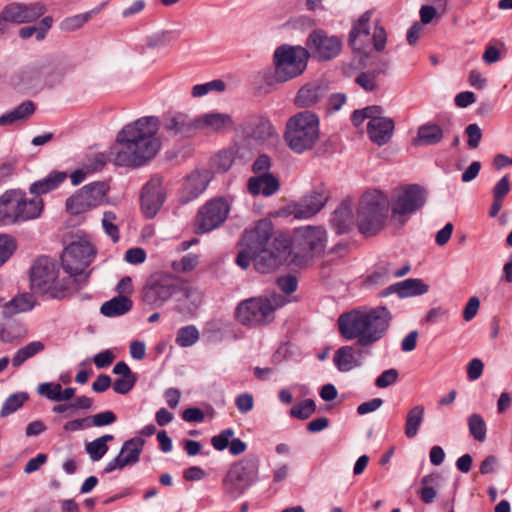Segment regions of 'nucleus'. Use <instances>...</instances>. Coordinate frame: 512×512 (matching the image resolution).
Instances as JSON below:
<instances>
[{"mask_svg": "<svg viewBox=\"0 0 512 512\" xmlns=\"http://www.w3.org/2000/svg\"><path fill=\"white\" fill-rule=\"evenodd\" d=\"M389 212V200L379 191L363 195L358 209L357 225L361 233L374 235L384 227Z\"/></svg>", "mask_w": 512, "mask_h": 512, "instance_id": "nucleus-9", "label": "nucleus"}, {"mask_svg": "<svg viewBox=\"0 0 512 512\" xmlns=\"http://www.w3.org/2000/svg\"><path fill=\"white\" fill-rule=\"evenodd\" d=\"M328 194L321 188L314 190L290 206V214L297 219H307L317 214L326 204Z\"/></svg>", "mask_w": 512, "mask_h": 512, "instance_id": "nucleus-23", "label": "nucleus"}, {"mask_svg": "<svg viewBox=\"0 0 512 512\" xmlns=\"http://www.w3.org/2000/svg\"><path fill=\"white\" fill-rule=\"evenodd\" d=\"M199 339V331L193 325L182 327L178 330L175 342L180 347H190Z\"/></svg>", "mask_w": 512, "mask_h": 512, "instance_id": "nucleus-48", "label": "nucleus"}, {"mask_svg": "<svg viewBox=\"0 0 512 512\" xmlns=\"http://www.w3.org/2000/svg\"><path fill=\"white\" fill-rule=\"evenodd\" d=\"M443 137V129L435 123L428 122L418 127L417 135L412 139V145L415 147L437 145Z\"/></svg>", "mask_w": 512, "mask_h": 512, "instance_id": "nucleus-30", "label": "nucleus"}, {"mask_svg": "<svg viewBox=\"0 0 512 512\" xmlns=\"http://www.w3.org/2000/svg\"><path fill=\"white\" fill-rule=\"evenodd\" d=\"M198 262V255L190 253L183 256L180 261L174 262L172 267L179 272H190L196 268Z\"/></svg>", "mask_w": 512, "mask_h": 512, "instance_id": "nucleus-58", "label": "nucleus"}, {"mask_svg": "<svg viewBox=\"0 0 512 512\" xmlns=\"http://www.w3.org/2000/svg\"><path fill=\"white\" fill-rule=\"evenodd\" d=\"M35 305L33 296L30 294H21L3 304L2 313L5 317H12L17 313L31 310Z\"/></svg>", "mask_w": 512, "mask_h": 512, "instance_id": "nucleus-40", "label": "nucleus"}, {"mask_svg": "<svg viewBox=\"0 0 512 512\" xmlns=\"http://www.w3.org/2000/svg\"><path fill=\"white\" fill-rule=\"evenodd\" d=\"M27 400V395L25 393H17L9 396L4 402L2 409L0 411L1 417H6L16 410H18L24 402Z\"/></svg>", "mask_w": 512, "mask_h": 512, "instance_id": "nucleus-54", "label": "nucleus"}, {"mask_svg": "<svg viewBox=\"0 0 512 512\" xmlns=\"http://www.w3.org/2000/svg\"><path fill=\"white\" fill-rule=\"evenodd\" d=\"M39 395L49 400L61 402V385L59 383H41L37 389Z\"/></svg>", "mask_w": 512, "mask_h": 512, "instance_id": "nucleus-57", "label": "nucleus"}, {"mask_svg": "<svg viewBox=\"0 0 512 512\" xmlns=\"http://www.w3.org/2000/svg\"><path fill=\"white\" fill-rule=\"evenodd\" d=\"M424 414L425 408L423 405H415L408 410L404 425V434L407 438L413 439L416 437L424 421Z\"/></svg>", "mask_w": 512, "mask_h": 512, "instance_id": "nucleus-38", "label": "nucleus"}, {"mask_svg": "<svg viewBox=\"0 0 512 512\" xmlns=\"http://www.w3.org/2000/svg\"><path fill=\"white\" fill-rule=\"evenodd\" d=\"M248 191L252 195L271 196L279 189V181L271 173L255 175L248 180Z\"/></svg>", "mask_w": 512, "mask_h": 512, "instance_id": "nucleus-29", "label": "nucleus"}, {"mask_svg": "<svg viewBox=\"0 0 512 512\" xmlns=\"http://www.w3.org/2000/svg\"><path fill=\"white\" fill-rule=\"evenodd\" d=\"M44 350V344L40 341H33L20 348L12 358L15 367L22 365L27 359Z\"/></svg>", "mask_w": 512, "mask_h": 512, "instance_id": "nucleus-46", "label": "nucleus"}, {"mask_svg": "<svg viewBox=\"0 0 512 512\" xmlns=\"http://www.w3.org/2000/svg\"><path fill=\"white\" fill-rule=\"evenodd\" d=\"M289 244V240L284 236L274 238L271 247L261 249L247 256V268L252 262L255 270L259 273L274 272L281 265L282 254L286 252Z\"/></svg>", "mask_w": 512, "mask_h": 512, "instance_id": "nucleus-17", "label": "nucleus"}, {"mask_svg": "<svg viewBox=\"0 0 512 512\" xmlns=\"http://www.w3.org/2000/svg\"><path fill=\"white\" fill-rule=\"evenodd\" d=\"M43 207L39 197L28 199L22 190H7L0 196V224L8 226L34 220L41 215Z\"/></svg>", "mask_w": 512, "mask_h": 512, "instance_id": "nucleus-5", "label": "nucleus"}, {"mask_svg": "<svg viewBox=\"0 0 512 512\" xmlns=\"http://www.w3.org/2000/svg\"><path fill=\"white\" fill-rule=\"evenodd\" d=\"M273 225L268 219L256 222L252 227L246 229L241 238V250L239 251L236 263L243 269H247V256L256 251L272 246L271 237Z\"/></svg>", "mask_w": 512, "mask_h": 512, "instance_id": "nucleus-14", "label": "nucleus"}, {"mask_svg": "<svg viewBox=\"0 0 512 512\" xmlns=\"http://www.w3.org/2000/svg\"><path fill=\"white\" fill-rule=\"evenodd\" d=\"M286 303V298L278 294L252 297L241 301L235 312L236 319L245 326L256 327L270 323L274 312Z\"/></svg>", "mask_w": 512, "mask_h": 512, "instance_id": "nucleus-7", "label": "nucleus"}, {"mask_svg": "<svg viewBox=\"0 0 512 512\" xmlns=\"http://www.w3.org/2000/svg\"><path fill=\"white\" fill-rule=\"evenodd\" d=\"M305 48L313 58L327 61L340 54L342 41L338 36L329 35L322 29H315L307 37Z\"/></svg>", "mask_w": 512, "mask_h": 512, "instance_id": "nucleus-19", "label": "nucleus"}, {"mask_svg": "<svg viewBox=\"0 0 512 512\" xmlns=\"http://www.w3.org/2000/svg\"><path fill=\"white\" fill-rule=\"evenodd\" d=\"M105 165V158L103 154H96L86 164L79 169L73 171L70 175L71 183L74 186L82 183L88 175L100 170Z\"/></svg>", "mask_w": 512, "mask_h": 512, "instance_id": "nucleus-39", "label": "nucleus"}, {"mask_svg": "<svg viewBox=\"0 0 512 512\" xmlns=\"http://www.w3.org/2000/svg\"><path fill=\"white\" fill-rule=\"evenodd\" d=\"M110 186L106 181H95L75 191L66 200V210L70 215L86 213L108 204Z\"/></svg>", "mask_w": 512, "mask_h": 512, "instance_id": "nucleus-12", "label": "nucleus"}, {"mask_svg": "<svg viewBox=\"0 0 512 512\" xmlns=\"http://www.w3.org/2000/svg\"><path fill=\"white\" fill-rule=\"evenodd\" d=\"M235 432L233 429L228 428L222 430L219 434L213 436L211 438V445L217 451H223L228 448L231 439L233 438Z\"/></svg>", "mask_w": 512, "mask_h": 512, "instance_id": "nucleus-56", "label": "nucleus"}, {"mask_svg": "<svg viewBox=\"0 0 512 512\" xmlns=\"http://www.w3.org/2000/svg\"><path fill=\"white\" fill-rule=\"evenodd\" d=\"M510 191L508 176H503L493 188V198L503 200Z\"/></svg>", "mask_w": 512, "mask_h": 512, "instance_id": "nucleus-64", "label": "nucleus"}, {"mask_svg": "<svg viewBox=\"0 0 512 512\" xmlns=\"http://www.w3.org/2000/svg\"><path fill=\"white\" fill-rule=\"evenodd\" d=\"M391 318L384 306L354 309L339 316V332L346 340H357L359 346L368 347L385 335Z\"/></svg>", "mask_w": 512, "mask_h": 512, "instance_id": "nucleus-2", "label": "nucleus"}, {"mask_svg": "<svg viewBox=\"0 0 512 512\" xmlns=\"http://www.w3.org/2000/svg\"><path fill=\"white\" fill-rule=\"evenodd\" d=\"M259 478V459L247 455L234 463L222 480L224 493L233 499L240 497Z\"/></svg>", "mask_w": 512, "mask_h": 512, "instance_id": "nucleus-10", "label": "nucleus"}, {"mask_svg": "<svg viewBox=\"0 0 512 512\" xmlns=\"http://www.w3.org/2000/svg\"><path fill=\"white\" fill-rule=\"evenodd\" d=\"M165 198L166 189L162 177H152L144 185L141 193V209L145 217H154L162 207Z\"/></svg>", "mask_w": 512, "mask_h": 512, "instance_id": "nucleus-20", "label": "nucleus"}, {"mask_svg": "<svg viewBox=\"0 0 512 512\" xmlns=\"http://www.w3.org/2000/svg\"><path fill=\"white\" fill-rule=\"evenodd\" d=\"M30 287L35 294L63 298L76 292V280L52 258L40 257L30 268Z\"/></svg>", "mask_w": 512, "mask_h": 512, "instance_id": "nucleus-3", "label": "nucleus"}, {"mask_svg": "<svg viewBox=\"0 0 512 512\" xmlns=\"http://www.w3.org/2000/svg\"><path fill=\"white\" fill-rule=\"evenodd\" d=\"M319 137V118L311 111L298 112L286 122L284 140L287 146L297 154L312 150L319 141Z\"/></svg>", "mask_w": 512, "mask_h": 512, "instance_id": "nucleus-4", "label": "nucleus"}, {"mask_svg": "<svg viewBox=\"0 0 512 512\" xmlns=\"http://www.w3.org/2000/svg\"><path fill=\"white\" fill-rule=\"evenodd\" d=\"M389 289L403 298L425 294L429 287L421 279L410 278L390 286Z\"/></svg>", "mask_w": 512, "mask_h": 512, "instance_id": "nucleus-37", "label": "nucleus"}, {"mask_svg": "<svg viewBox=\"0 0 512 512\" xmlns=\"http://www.w3.org/2000/svg\"><path fill=\"white\" fill-rule=\"evenodd\" d=\"M180 288L178 279L170 274L156 273L149 277L143 288V301L153 307H161Z\"/></svg>", "mask_w": 512, "mask_h": 512, "instance_id": "nucleus-15", "label": "nucleus"}, {"mask_svg": "<svg viewBox=\"0 0 512 512\" xmlns=\"http://www.w3.org/2000/svg\"><path fill=\"white\" fill-rule=\"evenodd\" d=\"M378 113H382V107L377 105L355 110L351 115V122L355 127H359L365 120L369 122L374 119Z\"/></svg>", "mask_w": 512, "mask_h": 512, "instance_id": "nucleus-51", "label": "nucleus"}, {"mask_svg": "<svg viewBox=\"0 0 512 512\" xmlns=\"http://www.w3.org/2000/svg\"><path fill=\"white\" fill-rule=\"evenodd\" d=\"M52 71L48 63H38L17 72L11 78L13 87L19 91H28L37 87L41 82L46 81Z\"/></svg>", "mask_w": 512, "mask_h": 512, "instance_id": "nucleus-21", "label": "nucleus"}, {"mask_svg": "<svg viewBox=\"0 0 512 512\" xmlns=\"http://www.w3.org/2000/svg\"><path fill=\"white\" fill-rule=\"evenodd\" d=\"M324 95L325 89L319 83H308L298 91L295 104L299 107H311L317 104Z\"/></svg>", "mask_w": 512, "mask_h": 512, "instance_id": "nucleus-32", "label": "nucleus"}, {"mask_svg": "<svg viewBox=\"0 0 512 512\" xmlns=\"http://www.w3.org/2000/svg\"><path fill=\"white\" fill-rule=\"evenodd\" d=\"M144 441L141 438H132L126 441L119 454L104 468L105 473H110L116 469H123L125 466L135 464L139 461L143 450Z\"/></svg>", "mask_w": 512, "mask_h": 512, "instance_id": "nucleus-25", "label": "nucleus"}, {"mask_svg": "<svg viewBox=\"0 0 512 512\" xmlns=\"http://www.w3.org/2000/svg\"><path fill=\"white\" fill-rule=\"evenodd\" d=\"M356 83L365 91H373L377 87L376 75L373 73H361L356 77Z\"/></svg>", "mask_w": 512, "mask_h": 512, "instance_id": "nucleus-63", "label": "nucleus"}, {"mask_svg": "<svg viewBox=\"0 0 512 512\" xmlns=\"http://www.w3.org/2000/svg\"><path fill=\"white\" fill-rule=\"evenodd\" d=\"M95 253L96 250L86 235H76L62 253L63 269L76 280L79 289L88 279L86 268L91 264Z\"/></svg>", "mask_w": 512, "mask_h": 512, "instance_id": "nucleus-6", "label": "nucleus"}, {"mask_svg": "<svg viewBox=\"0 0 512 512\" xmlns=\"http://www.w3.org/2000/svg\"><path fill=\"white\" fill-rule=\"evenodd\" d=\"M212 179V174L208 169H196L192 171L185 179L181 199L184 202H190L201 195L208 187Z\"/></svg>", "mask_w": 512, "mask_h": 512, "instance_id": "nucleus-27", "label": "nucleus"}, {"mask_svg": "<svg viewBox=\"0 0 512 512\" xmlns=\"http://www.w3.org/2000/svg\"><path fill=\"white\" fill-rule=\"evenodd\" d=\"M251 136L258 141H266L276 137L277 133L268 119L258 118L252 124Z\"/></svg>", "mask_w": 512, "mask_h": 512, "instance_id": "nucleus-44", "label": "nucleus"}, {"mask_svg": "<svg viewBox=\"0 0 512 512\" xmlns=\"http://www.w3.org/2000/svg\"><path fill=\"white\" fill-rule=\"evenodd\" d=\"M327 242L326 231L321 227L306 226L298 228L293 235L294 258L302 255L310 258L321 254Z\"/></svg>", "mask_w": 512, "mask_h": 512, "instance_id": "nucleus-16", "label": "nucleus"}, {"mask_svg": "<svg viewBox=\"0 0 512 512\" xmlns=\"http://www.w3.org/2000/svg\"><path fill=\"white\" fill-rule=\"evenodd\" d=\"M88 418L90 419V427L107 426L113 424L116 421V415L112 411L100 412L95 415L88 416Z\"/></svg>", "mask_w": 512, "mask_h": 512, "instance_id": "nucleus-59", "label": "nucleus"}, {"mask_svg": "<svg viewBox=\"0 0 512 512\" xmlns=\"http://www.w3.org/2000/svg\"><path fill=\"white\" fill-rule=\"evenodd\" d=\"M371 17L372 11H366L355 21L349 33L351 48L364 55L369 54L371 43L376 51L383 50L386 45V32L382 26H376L373 35H370Z\"/></svg>", "mask_w": 512, "mask_h": 512, "instance_id": "nucleus-11", "label": "nucleus"}, {"mask_svg": "<svg viewBox=\"0 0 512 512\" xmlns=\"http://www.w3.org/2000/svg\"><path fill=\"white\" fill-rule=\"evenodd\" d=\"M398 379V372L396 369H388L381 373L375 381L378 388H386L394 384Z\"/></svg>", "mask_w": 512, "mask_h": 512, "instance_id": "nucleus-62", "label": "nucleus"}, {"mask_svg": "<svg viewBox=\"0 0 512 512\" xmlns=\"http://www.w3.org/2000/svg\"><path fill=\"white\" fill-rule=\"evenodd\" d=\"M46 10L43 3L34 2L30 4L11 3L5 6L2 11L8 23L23 24L37 20L45 14Z\"/></svg>", "mask_w": 512, "mask_h": 512, "instance_id": "nucleus-22", "label": "nucleus"}, {"mask_svg": "<svg viewBox=\"0 0 512 512\" xmlns=\"http://www.w3.org/2000/svg\"><path fill=\"white\" fill-rule=\"evenodd\" d=\"M171 137L187 138L195 135V117L183 111H168L162 120L155 116L141 117L124 126L110 151L111 160L118 166L140 167L151 161L162 143L159 127Z\"/></svg>", "mask_w": 512, "mask_h": 512, "instance_id": "nucleus-1", "label": "nucleus"}, {"mask_svg": "<svg viewBox=\"0 0 512 512\" xmlns=\"http://www.w3.org/2000/svg\"><path fill=\"white\" fill-rule=\"evenodd\" d=\"M230 211L229 204L222 198H215L207 202L198 211L194 230L197 234H204L218 228L227 218Z\"/></svg>", "mask_w": 512, "mask_h": 512, "instance_id": "nucleus-18", "label": "nucleus"}, {"mask_svg": "<svg viewBox=\"0 0 512 512\" xmlns=\"http://www.w3.org/2000/svg\"><path fill=\"white\" fill-rule=\"evenodd\" d=\"M425 203V193L417 185H410L398 190L392 201L390 222L393 227L401 228L409 216L420 209Z\"/></svg>", "mask_w": 512, "mask_h": 512, "instance_id": "nucleus-13", "label": "nucleus"}, {"mask_svg": "<svg viewBox=\"0 0 512 512\" xmlns=\"http://www.w3.org/2000/svg\"><path fill=\"white\" fill-rule=\"evenodd\" d=\"M16 250V239L8 234H0V267L11 258Z\"/></svg>", "mask_w": 512, "mask_h": 512, "instance_id": "nucleus-49", "label": "nucleus"}, {"mask_svg": "<svg viewBox=\"0 0 512 512\" xmlns=\"http://www.w3.org/2000/svg\"><path fill=\"white\" fill-rule=\"evenodd\" d=\"M135 383V375L120 377L114 382L113 389L116 393L124 395L134 387Z\"/></svg>", "mask_w": 512, "mask_h": 512, "instance_id": "nucleus-60", "label": "nucleus"}, {"mask_svg": "<svg viewBox=\"0 0 512 512\" xmlns=\"http://www.w3.org/2000/svg\"><path fill=\"white\" fill-rule=\"evenodd\" d=\"M465 133L468 136V146L472 149L477 148L482 139V131L480 127L475 123L469 124L465 129Z\"/></svg>", "mask_w": 512, "mask_h": 512, "instance_id": "nucleus-61", "label": "nucleus"}, {"mask_svg": "<svg viewBox=\"0 0 512 512\" xmlns=\"http://www.w3.org/2000/svg\"><path fill=\"white\" fill-rule=\"evenodd\" d=\"M133 306L132 300L125 295H118L106 302L100 308V312L106 317H119L128 313Z\"/></svg>", "mask_w": 512, "mask_h": 512, "instance_id": "nucleus-35", "label": "nucleus"}, {"mask_svg": "<svg viewBox=\"0 0 512 512\" xmlns=\"http://www.w3.org/2000/svg\"><path fill=\"white\" fill-rule=\"evenodd\" d=\"M364 348L357 343L338 348L333 355L334 365L340 372H349L361 367L367 353Z\"/></svg>", "mask_w": 512, "mask_h": 512, "instance_id": "nucleus-24", "label": "nucleus"}, {"mask_svg": "<svg viewBox=\"0 0 512 512\" xmlns=\"http://www.w3.org/2000/svg\"><path fill=\"white\" fill-rule=\"evenodd\" d=\"M445 11V1L439 0L436 7L424 5L420 8V21L422 24H429L434 18H439Z\"/></svg>", "mask_w": 512, "mask_h": 512, "instance_id": "nucleus-53", "label": "nucleus"}, {"mask_svg": "<svg viewBox=\"0 0 512 512\" xmlns=\"http://www.w3.org/2000/svg\"><path fill=\"white\" fill-rule=\"evenodd\" d=\"M316 410L315 402L312 399H306L291 408L292 417L305 420L309 418Z\"/></svg>", "mask_w": 512, "mask_h": 512, "instance_id": "nucleus-55", "label": "nucleus"}, {"mask_svg": "<svg viewBox=\"0 0 512 512\" xmlns=\"http://www.w3.org/2000/svg\"><path fill=\"white\" fill-rule=\"evenodd\" d=\"M35 104L26 100L0 116V127L12 126L27 121L35 112Z\"/></svg>", "mask_w": 512, "mask_h": 512, "instance_id": "nucleus-31", "label": "nucleus"}, {"mask_svg": "<svg viewBox=\"0 0 512 512\" xmlns=\"http://www.w3.org/2000/svg\"><path fill=\"white\" fill-rule=\"evenodd\" d=\"M233 120L229 114L211 111L195 116V134L223 133L230 129Z\"/></svg>", "mask_w": 512, "mask_h": 512, "instance_id": "nucleus-26", "label": "nucleus"}, {"mask_svg": "<svg viewBox=\"0 0 512 512\" xmlns=\"http://www.w3.org/2000/svg\"><path fill=\"white\" fill-rule=\"evenodd\" d=\"M171 42L172 33L167 30L156 31L146 37V46L150 49L167 47Z\"/></svg>", "mask_w": 512, "mask_h": 512, "instance_id": "nucleus-50", "label": "nucleus"}, {"mask_svg": "<svg viewBox=\"0 0 512 512\" xmlns=\"http://www.w3.org/2000/svg\"><path fill=\"white\" fill-rule=\"evenodd\" d=\"M332 224L339 234L346 233L353 225V212L349 204L343 203L333 213Z\"/></svg>", "mask_w": 512, "mask_h": 512, "instance_id": "nucleus-41", "label": "nucleus"}, {"mask_svg": "<svg viewBox=\"0 0 512 512\" xmlns=\"http://www.w3.org/2000/svg\"><path fill=\"white\" fill-rule=\"evenodd\" d=\"M310 54L305 47L283 44L273 53V78L284 83L300 76L306 69Z\"/></svg>", "mask_w": 512, "mask_h": 512, "instance_id": "nucleus-8", "label": "nucleus"}, {"mask_svg": "<svg viewBox=\"0 0 512 512\" xmlns=\"http://www.w3.org/2000/svg\"><path fill=\"white\" fill-rule=\"evenodd\" d=\"M104 7V4L97 6L84 13L75 14L64 18L59 23V29L62 32L70 33L81 29L86 23H88L93 17L98 15Z\"/></svg>", "mask_w": 512, "mask_h": 512, "instance_id": "nucleus-33", "label": "nucleus"}, {"mask_svg": "<svg viewBox=\"0 0 512 512\" xmlns=\"http://www.w3.org/2000/svg\"><path fill=\"white\" fill-rule=\"evenodd\" d=\"M66 178L67 174L65 172L52 171L45 178L32 183L29 191L38 197L39 195L55 190Z\"/></svg>", "mask_w": 512, "mask_h": 512, "instance_id": "nucleus-34", "label": "nucleus"}, {"mask_svg": "<svg viewBox=\"0 0 512 512\" xmlns=\"http://www.w3.org/2000/svg\"><path fill=\"white\" fill-rule=\"evenodd\" d=\"M53 22L54 20L51 16H45L35 26L22 27L19 30V36L22 39H28L35 35L37 41H42L46 37L47 32L51 29Z\"/></svg>", "mask_w": 512, "mask_h": 512, "instance_id": "nucleus-42", "label": "nucleus"}, {"mask_svg": "<svg viewBox=\"0 0 512 512\" xmlns=\"http://www.w3.org/2000/svg\"><path fill=\"white\" fill-rule=\"evenodd\" d=\"M114 439L113 435L106 434L91 442L86 443L85 450L90 459L94 462L99 461L108 451L107 442Z\"/></svg>", "mask_w": 512, "mask_h": 512, "instance_id": "nucleus-43", "label": "nucleus"}, {"mask_svg": "<svg viewBox=\"0 0 512 512\" xmlns=\"http://www.w3.org/2000/svg\"><path fill=\"white\" fill-rule=\"evenodd\" d=\"M467 424L471 436L476 441L483 442L486 439L487 426L480 414H471L467 419Z\"/></svg>", "mask_w": 512, "mask_h": 512, "instance_id": "nucleus-47", "label": "nucleus"}, {"mask_svg": "<svg viewBox=\"0 0 512 512\" xmlns=\"http://www.w3.org/2000/svg\"><path fill=\"white\" fill-rule=\"evenodd\" d=\"M383 113V111L382 113H378L374 119H371L367 123V133L369 138L379 146L385 145L389 142L395 128L394 121L389 117H385Z\"/></svg>", "mask_w": 512, "mask_h": 512, "instance_id": "nucleus-28", "label": "nucleus"}, {"mask_svg": "<svg viewBox=\"0 0 512 512\" xmlns=\"http://www.w3.org/2000/svg\"><path fill=\"white\" fill-rule=\"evenodd\" d=\"M117 216L112 211H105L102 217V227L105 233L112 239L113 242L119 240V229L117 225Z\"/></svg>", "mask_w": 512, "mask_h": 512, "instance_id": "nucleus-52", "label": "nucleus"}, {"mask_svg": "<svg viewBox=\"0 0 512 512\" xmlns=\"http://www.w3.org/2000/svg\"><path fill=\"white\" fill-rule=\"evenodd\" d=\"M439 475L429 474L421 479V488L418 490V494L421 500L426 504H431L437 497V490L434 488V484L437 483Z\"/></svg>", "mask_w": 512, "mask_h": 512, "instance_id": "nucleus-45", "label": "nucleus"}, {"mask_svg": "<svg viewBox=\"0 0 512 512\" xmlns=\"http://www.w3.org/2000/svg\"><path fill=\"white\" fill-rule=\"evenodd\" d=\"M182 297L178 300L180 312L193 315L202 303V293L197 288L184 286L181 288Z\"/></svg>", "mask_w": 512, "mask_h": 512, "instance_id": "nucleus-36", "label": "nucleus"}]
</instances>
